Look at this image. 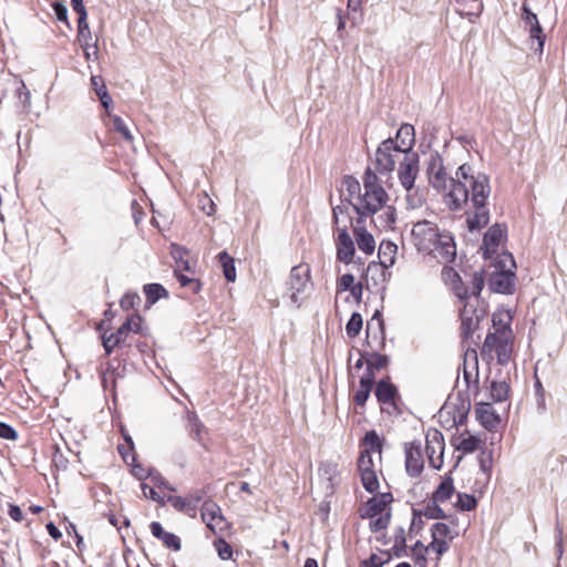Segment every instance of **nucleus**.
I'll return each mask as SVG.
<instances>
[{"instance_id": "680f3d73", "label": "nucleus", "mask_w": 567, "mask_h": 567, "mask_svg": "<svg viewBox=\"0 0 567 567\" xmlns=\"http://www.w3.org/2000/svg\"><path fill=\"white\" fill-rule=\"evenodd\" d=\"M0 437L6 440H16L18 437V433L8 423L0 422Z\"/></svg>"}, {"instance_id": "2eb2a0df", "label": "nucleus", "mask_w": 567, "mask_h": 567, "mask_svg": "<svg viewBox=\"0 0 567 567\" xmlns=\"http://www.w3.org/2000/svg\"><path fill=\"white\" fill-rule=\"evenodd\" d=\"M505 235V229L499 224H494L488 228L483 237L482 249H484V257L491 258L492 254L496 252L497 247L499 246L503 237Z\"/></svg>"}, {"instance_id": "1a4fd4ad", "label": "nucleus", "mask_w": 567, "mask_h": 567, "mask_svg": "<svg viewBox=\"0 0 567 567\" xmlns=\"http://www.w3.org/2000/svg\"><path fill=\"white\" fill-rule=\"evenodd\" d=\"M419 174V154L416 152H406L402 154L399 162L398 176L402 187L411 190L414 187Z\"/></svg>"}, {"instance_id": "8fccbe9b", "label": "nucleus", "mask_w": 567, "mask_h": 567, "mask_svg": "<svg viewBox=\"0 0 567 567\" xmlns=\"http://www.w3.org/2000/svg\"><path fill=\"white\" fill-rule=\"evenodd\" d=\"M431 534H432V538H434V537L437 539H445L447 537H450L451 539L453 538V536H451L450 527L444 523L433 524L432 528H431Z\"/></svg>"}, {"instance_id": "6e6d98bb", "label": "nucleus", "mask_w": 567, "mask_h": 567, "mask_svg": "<svg viewBox=\"0 0 567 567\" xmlns=\"http://www.w3.org/2000/svg\"><path fill=\"white\" fill-rule=\"evenodd\" d=\"M141 488H142V492H143V495L146 497V498H151L152 501L154 502H157L159 503L161 505H164L167 501L162 497L155 489L154 487L147 485L146 483H142L141 484Z\"/></svg>"}, {"instance_id": "0e129e2a", "label": "nucleus", "mask_w": 567, "mask_h": 567, "mask_svg": "<svg viewBox=\"0 0 567 567\" xmlns=\"http://www.w3.org/2000/svg\"><path fill=\"white\" fill-rule=\"evenodd\" d=\"M390 556L386 557V559L382 560L381 557H379L378 555L375 554H372L369 559L364 560L363 561V565L365 567H382L383 565H385L386 563L390 561Z\"/></svg>"}, {"instance_id": "2f4dec72", "label": "nucleus", "mask_w": 567, "mask_h": 567, "mask_svg": "<svg viewBox=\"0 0 567 567\" xmlns=\"http://www.w3.org/2000/svg\"><path fill=\"white\" fill-rule=\"evenodd\" d=\"M509 385L505 381H493L491 383V396L495 402H503L507 399Z\"/></svg>"}, {"instance_id": "052dcab7", "label": "nucleus", "mask_w": 567, "mask_h": 567, "mask_svg": "<svg viewBox=\"0 0 567 567\" xmlns=\"http://www.w3.org/2000/svg\"><path fill=\"white\" fill-rule=\"evenodd\" d=\"M148 476L151 477L152 482L157 486V487H164L168 491H172L174 492L175 488L173 486H171L168 484V482L158 473V472H150L148 473Z\"/></svg>"}, {"instance_id": "58836bf2", "label": "nucleus", "mask_w": 567, "mask_h": 567, "mask_svg": "<svg viewBox=\"0 0 567 567\" xmlns=\"http://www.w3.org/2000/svg\"><path fill=\"white\" fill-rule=\"evenodd\" d=\"M405 542H406L405 540V530L403 527H399L395 530L394 546H393L394 555L396 557H401L405 554V548H406Z\"/></svg>"}, {"instance_id": "9b49d317", "label": "nucleus", "mask_w": 567, "mask_h": 567, "mask_svg": "<svg viewBox=\"0 0 567 567\" xmlns=\"http://www.w3.org/2000/svg\"><path fill=\"white\" fill-rule=\"evenodd\" d=\"M404 452L406 473L411 477H417L424 468L421 443L417 441L406 443Z\"/></svg>"}, {"instance_id": "49530a36", "label": "nucleus", "mask_w": 567, "mask_h": 567, "mask_svg": "<svg viewBox=\"0 0 567 567\" xmlns=\"http://www.w3.org/2000/svg\"><path fill=\"white\" fill-rule=\"evenodd\" d=\"M477 501L473 495L458 493L456 506L462 511H472L476 507Z\"/></svg>"}, {"instance_id": "603ef678", "label": "nucleus", "mask_w": 567, "mask_h": 567, "mask_svg": "<svg viewBox=\"0 0 567 567\" xmlns=\"http://www.w3.org/2000/svg\"><path fill=\"white\" fill-rule=\"evenodd\" d=\"M390 523V513H386L384 515H380L379 517H373L370 520V529L373 533H377L379 530L385 529Z\"/></svg>"}, {"instance_id": "ddd939ff", "label": "nucleus", "mask_w": 567, "mask_h": 567, "mask_svg": "<svg viewBox=\"0 0 567 567\" xmlns=\"http://www.w3.org/2000/svg\"><path fill=\"white\" fill-rule=\"evenodd\" d=\"M355 252L354 244L351 236L348 233V226L346 224L338 228L337 238V258L344 262L350 264Z\"/></svg>"}, {"instance_id": "412c9836", "label": "nucleus", "mask_w": 567, "mask_h": 567, "mask_svg": "<svg viewBox=\"0 0 567 567\" xmlns=\"http://www.w3.org/2000/svg\"><path fill=\"white\" fill-rule=\"evenodd\" d=\"M391 501L392 495L390 493H383L380 496L370 498L365 504V516L373 518L381 515Z\"/></svg>"}, {"instance_id": "ea45409f", "label": "nucleus", "mask_w": 567, "mask_h": 567, "mask_svg": "<svg viewBox=\"0 0 567 567\" xmlns=\"http://www.w3.org/2000/svg\"><path fill=\"white\" fill-rule=\"evenodd\" d=\"M134 318H127L122 326L116 330V332L112 333L115 339V343L123 344L133 328Z\"/></svg>"}, {"instance_id": "4d7b16f0", "label": "nucleus", "mask_w": 567, "mask_h": 567, "mask_svg": "<svg viewBox=\"0 0 567 567\" xmlns=\"http://www.w3.org/2000/svg\"><path fill=\"white\" fill-rule=\"evenodd\" d=\"M427 547H429V550L430 549L434 550L437 554V556L440 557L449 550L450 545L445 539H437L434 537V538H432V542L427 545Z\"/></svg>"}, {"instance_id": "4be33fe9", "label": "nucleus", "mask_w": 567, "mask_h": 567, "mask_svg": "<svg viewBox=\"0 0 567 567\" xmlns=\"http://www.w3.org/2000/svg\"><path fill=\"white\" fill-rule=\"evenodd\" d=\"M396 250V245L391 241H382L380 244L378 257L380 259V265L383 268H389L394 264V256Z\"/></svg>"}, {"instance_id": "9d476101", "label": "nucleus", "mask_w": 567, "mask_h": 567, "mask_svg": "<svg viewBox=\"0 0 567 567\" xmlns=\"http://www.w3.org/2000/svg\"><path fill=\"white\" fill-rule=\"evenodd\" d=\"M444 436L439 430H430L425 440V452L429 464L435 470H440L443 465L444 455Z\"/></svg>"}, {"instance_id": "7ed1b4c3", "label": "nucleus", "mask_w": 567, "mask_h": 567, "mask_svg": "<svg viewBox=\"0 0 567 567\" xmlns=\"http://www.w3.org/2000/svg\"><path fill=\"white\" fill-rule=\"evenodd\" d=\"M412 236L414 244L420 251H433L435 240H441L444 249L445 262L454 261L456 257V245L449 231H440L439 227L429 220H420L413 225Z\"/></svg>"}, {"instance_id": "a211bd4d", "label": "nucleus", "mask_w": 567, "mask_h": 567, "mask_svg": "<svg viewBox=\"0 0 567 567\" xmlns=\"http://www.w3.org/2000/svg\"><path fill=\"white\" fill-rule=\"evenodd\" d=\"M476 417L486 430L495 429L501 420L489 403L481 402L475 409Z\"/></svg>"}, {"instance_id": "b1692460", "label": "nucleus", "mask_w": 567, "mask_h": 567, "mask_svg": "<svg viewBox=\"0 0 567 567\" xmlns=\"http://www.w3.org/2000/svg\"><path fill=\"white\" fill-rule=\"evenodd\" d=\"M454 492L453 478L451 476H446L432 494V498L435 502L444 503L452 497Z\"/></svg>"}, {"instance_id": "864d4df0", "label": "nucleus", "mask_w": 567, "mask_h": 567, "mask_svg": "<svg viewBox=\"0 0 567 567\" xmlns=\"http://www.w3.org/2000/svg\"><path fill=\"white\" fill-rule=\"evenodd\" d=\"M214 534H218V533H224L225 530L229 529V523L228 520L224 517V515L217 517L216 519H214L212 523H208V525H206Z\"/></svg>"}, {"instance_id": "f704fd0d", "label": "nucleus", "mask_w": 567, "mask_h": 567, "mask_svg": "<svg viewBox=\"0 0 567 567\" xmlns=\"http://www.w3.org/2000/svg\"><path fill=\"white\" fill-rule=\"evenodd\" d=\"M362 324H363V319H362L361 315L358 312H353L351 315L349 321L346 324V331H347L348 337H350V338L357 337L362 329Z\"/></svg>"}, {"instance_id": "473e14b6", "label": "nucleus", "mask_w": 567, "mask_h": 567, "mask_svg": "<svg viewBox=\"0 0 567 567\" xmlns=\"http://www.w3.org/2000/svg\"><path fill=\"white\" fill-rule=\"evenodd\" d=\"M423 516L430 519H445L447 518L445 512L439 506V502L433 498L421 511Z\"/></svg>"}, {"instance_id": "e2e57ef3", "label": "nucleus", "mask_w": 567, "mask_h": 567, "mask_svg": "<svg viewBox=\"0 0 567 567\" xmlns=\"http://www.w3.org/2000/svg\"><path fill=\"white\" fill-rule=\"evenodd\" d=\"M332 214H333V224L336 226H339V216L344 215L347 220L351 219L349 216V207L347 205H338V206L333 207Z\"/></svg>"}, {"instance_id": "e433bc0d", "label": "nucleus", "mask_w": 567, "mask_h": 567, "mask_svg": "<svg viewBox=\"0 0 567 567\" xmlns=\"http://www.w3.org/2000/svg\"><path fill=\"white\" fill-rule=\"evenodd\" d=\"M481 440L477 436L470 435L468 437H464L456 444V450L463 453H473L480 446Z\"/></svg>"}, {"instance_id": "f03ea898", "label": "nucleus", "mask_w": 567, "mask_h": 567, "mask_svg": "<svg viewBox=\"0 0 567 567\" xmlns=\"http://www.w3.org/2000/svg\"><path fill=\"white\" fill-rule=\"evenodd\" d=\"M364 193L361 194V185L357 178L346 175L342 179L349 198H357L352 205L355 213L361 217H369L377 214L388 202L389 195L383 188L382 181L370 166L365 168L362 177Z\"/></svg>"}, {"instance_id": "09e8293b", "label": "nucleus", "mask_w": 567, "mask_h": 567, "mask_svg": "<svg viewBox=\"0 0 567 567\" xmlns=\"http://www.w3.org/2000/svg\"><path fill=\"white\" fill-rule=\"evenodd\" d=\"M358 468L360 473L370 472L374 470V463L370 451H361L358 460Z\"/></svg>"}, {"instance_id": "dca6fc26", "label": "nucleus", "mask_w": 567, "mask_h": 567, "mask_svg": "<svg viewBox=\"0 0 567 567\" xmlns=\"http://www.w3.org/2000/svg\"><path fill=\"white\" fill-rule=\"evenodd\" d=\"M375 398L381 405H390L395 408V400L398 398V389L389 380L382 379L375 385Z\"/></svg>"}, {"instance_id": "774afa93", "label": "nucleus", "mask_w": 567, "mask_h": 567, "mask_svg": "<svg viewBox=\"0 0 567 567\" xmlns=\"http://www.w3.org/2000/svg\"><path fill=\"white\" fill-rule=\"evenodd\" d=\"M353 285H354V276L353 275L344 274L340 277L339 286H340L341 290H343V291L349 290L350 288H352Z\"/></svg>"}, {"instance_id": "6e6552de", "label": "nucleus", "mask_w": 567, "mask_h": 567, "mask_svg": "<svg viewBox=\"0 0 567 567\" xmlns=\"http://www.w3.org/2000/svg\"><path fill=\"white\" fill-rule=\"evenodd\" d=\"M520 19L524 23V29L529 34L532 48L534 49L535 52L542 54L544 51L546 35L543 31V28L538 21L537 16L530 10V8L526 3L522 6Z\"/></svg>"}, {"instance_id": "37998d69", "label": "nucleus", "mask_w": 567, "mask_h": 567, "mask_svg": "<svg viewBox=\"0 0 567 567\" xmlns=\"http://www.w3.org/2000/svg\"><path fill=\"white\" fill-rule=\"evenodd\" d=\"M141 297L137 292H127L120 300V306L123 310H130L141 305Z\"/></svg>"}, {"instance_id": "72a5a7b5", "label": "nucleus", "mask_w": 567, "mask_h": 567, "mask_svg": "<svg viewBox=\"0 0 567 567\" xmlns=\"http://www.w3.org/2000/svg\"><path fill=\"white\" fill-rule=\"evenodd\" d=\"M365 364L374 370H381L388 367L389 358L378 352H367Z\"/></svg>"}, {"instance_id": "a19ab883", "label": "nucleus", "mask_w": 567, "mask_h": 567, "mask_svg": "<svg viewBox=\"0 0 567 567\" xmlns=\"http://www.w3.org/2000/svg\"><path fill=\"white\" fill-rule=\"evenodd\" d=\"M78 38L81 44H86V47L92 44V34L89 28L87 18L84 19L83 24L81 22V18H78Z\"/></svg>"}, {"instance_id": "c9c22d12", "label": "nucleus", "mask_w": 567, "mask_h": 567, "mask_svg": "<svg viewBox=\"0 0 567 567\" xmlns=\"http://www.w3.org/2000/svg\"><path fill=\"white\" fill-rule=\"evenodd\" d=\"M214 547L221 560H228L233 557V547L223 537H219L214 542Z\"/></svg>"}, {"instance_id": "5701e85b", "label": "nucleus", "mask_w": 567, "mask_h": 567, "mask_svg": "<svg viewBox=\"0 0 567 567\" xmlns=\"http://www.w3.org/2000/svg\"><path fill=\"white\" fill-rule=\"evenodd\" d=\"M187 430L189 436L196 440L198 443L203 444V433L205 432L204 424L199 421L197 414L192 411H187Z\"/></svg>"}, {"instance_id": "39448f33", "label": "nucleus", "mask_w": 567, "mask_h": 567, "mask_svg": "<svg viewBox=\"0 0 567 567\" xmlns=\"http://www.w3.org/2000/svg\"><path fill=\"white\" fill-rule=\"evenodd\" d=\"M310 268L308 265L292 267L287 282L288 297L296 307H300L309 287Z\"/></svg>"}, {"instance_id": "6ab92c4d", "label": "nucleus", "mask_w": 567, "mask_h": 567, "mask_svg": "<svg viewBox=\"0 0 567 567\" xmlns=\"http://www.w3.org/2000/svg\"><path fill=\"white\" fill-rule=\"evenodd\" d=\"M395 146L402 154L413 152L412 147L415 143L414 127L411 124H402L395 135Z\"/></svg>"}, {"instance_id": "bb28decb", "label": "nucleus", "mask_w": 567, "mask_h": 567, "mask_svg": "<svg viewBox=\"0 0 567 567\" xmlns=\"http://www.w3.org/2000/svg\"><path fill=\"white\" fill-rule=\"evenodd\" d=\"M146 296V302L154 305L161 298L168 297L167 290L161 284H147L143 288Z\"/></svg>"}, {"instance_id": "4c0bfd02", "label": "nucleus", "mask_w": 567, "mask_h": 567, "mask_svg": "<svg viewBox=\"0 0 567 567\" xmlns=\"http://www.w3.org/2000/svg\"><path fill=\"white\" fill-rule=\"evenodd\" d=\"M360 475L362 485L367 492L374 493L379 488V480L377 476V472L374 470L370 472L360 473Z\"/></svg>"}, {"instance_id": "423d86ee", "label": "nucleus", "mask_w": 567, "mask_h": 567, "mask_svg": "<svg viewBox=\"0 0 567 567\" xmlns=\"http://www.w3.org/2000/svg\"><path fill=\"white\" fill-rule=\"evenodd\" d=\"M402 155L391 137L384 140L375 151L373 165L375 174L389 176L395 167L396 158Z\"/></svg>"}, {"instance_id": "c85d7f7f", "label": "nucleus", "mask_w": 567, "mask_h": 567, "mask_svg": "<svg viewBox=\"0 0 567 567\" xmlns=\"http://www.w3.org/2000/svg\"><path fill=\"white\" fill-rule=\"evenodd\" d=\"M221 515V508L214 501H205L203 503L200 516L206 525Z\"/></svg>"}, {"instance_id": "4468645a", "label": "nucleus", "mask_w": 567, "mask_h": 567, "mask_svg": "<svg viewBox=\"0 0 567 567\" xmlns=\"http://www.w3.org/2000/svg\"><path fill=\"white\" fill-rule=\"evenodd\" d=\"M367 217L359 216L353 227V234L357 240V245L361 251L367 255H371L375 249V241L373 236L365 229L364 219Z\"/></svg>"}, {"instance_id": "79ce46f5", "label": "nucleus", "mask_w": 567, "mask_h": 567, "mask_svg": "<svg viewBox=\"0 0 567 567\" xmlns=\"http://www.w3.org/2000/svg\"><path fill=\"white\" fill-rule=\"evenodd\" d=\"M429 551V547L424 546L421 540H417L412 547V556L416 564H420L422 567H426V554Z\"/></svg>"}, {"instance_id": "5fc2aeb1", "label": "nucleus", "mask_w": 567, "mask_h": 567, "mask_svg": "<svg viewBox=\"0 0 567 567\" xmlns=\"http://www.w3.org/2000/svg\"><path fill=\"white\" fill-rule=\"evenodd\" d=\"M373 386L367 385V384H360L358 391L354 394V402L357 405H364L370 396V392Z\"/></svg>"}, {"instance_id": "393cba45", "label": "nucleus", "mask_w": 567, "mask_h": 567, "mask_svg": "<svg viewBox=\"0 0 567 567\" xmlns=\"http://www.w3.org/2000/svg\"><path fill=\"white\" fill-rule=\"evenodd\" d=\"M478 321V317L471 316L466 307L463 309L461 312V333L464 339L472 337L477 329Z\"/></svg>"}, {"instance_id": "0eeeda50", "label": "nucleus", "mask_w": 567, "mask_h": 567, "mask_svg": "<svg viewBox=\"0 0 567 567\" xmlns=\"http://www.w3.org/2000/svg\"><path fill=\"white\" fill-rule=\"evenodd\" d=\"M426 174L430 185L442 193L443 195L449 192L450 177L443 164L442 156L435 152L432 153L427 161Z\"/></svg>"}, {"instance_id": "bf43d9fd", "label": "nucleus", "mask_w": 567, "mask_h": 567, "mask_svg": "<svg viewBox=\"0 0 567 567\" xmlns=\"http://www.w3.org/2000/svg\"><path fill=\"white\" fill-rule=\"evenodd\" d=\"M422 516H423V514L421 513V511L413 509V517H412V522H411V526H410V533L417 534L423 528L424 522L422 519Z\"/></svg>"}, {"instance_id": "c03bdc74", "label": "nucleus", "mask_w": 567, "mask_h": 567, "mask_svg": "<svg viewBox=\"0 0 567 567\" xmlns=\"http://www.w3.org/2000/svg\"><path fill=\"white\" fill-rule=\"evenodd\" d=\"M112 121L114 131L120 133L126 142H133V135L125 122L118 115H114Z\"/></svg>"}, {"instance_id": "69168bd1", "label": "nucleus", "mask_w": 567, "mask_h": 567, "mask_svg": "<svg viewBox=\"0 0 567 567\" xmlns=\"http://www.w3.org/2000/svg\"><path fill=\"white\" fill-rule=\"evenodd\" d=\"M72 9L78 13V18H81L82 24L84 23V19L87 18L86 9L83 4V0H71Z\"/></svg>"}, {"instance_id": "a18cd8bd", "label": "nucleus", "mask_w": 567, "mask_h": 567, "mask_svg": "<svg viewBox=\"0 0 567 567\" xmlns=\"http://www.w3.org/2000/svg\"><path fill=\"white\" fill-rule=\"evenodd\" d=\"M470 409H471V403H470L468 398L461 399V404L458 406H456L455 412H454V422L458 423V424L464 423L467 417V414L470 412Z\"/></svg>"}, {"instance_id": "f3484780", "label": "nucleus", "mask_w": 567, "mask_h": 567, "mask_svg": "<svg viewBox=\"0 0 567 567\" xmlns=\"http://www.w3.org/2000/svg\"><path fill=\"white\" fill-rule=\"evenodd\" d=\"M152 535L162 540V543L169 549L178 551L182 547L181 539L177 535L166 532L162 524L158 522H152L150 525Z\"/></svg>"}, {"instance_id": "c756f323", "label": "nucleus", "mask_w": 567, "mask_h": 567, "mask_svg": "<svg viewBox=\"0 0 567 567\" xmlns=\"http://www.w3.org/2000/svg\"><path fill=\"white\" fill-rule=\"evenodd\" d=\"M218 259L221 264L225 278L228 281L234 282L236 280V268L234 258L230 257L227 251H221L218 254Z\"/></svg>"}, {"instance_id": "13d9d810", "label": "nucleus", "mask_w": 567, "mask_h": 567, "mask_svg": "<svg viewBox=\"0 0 567 567\" xmlns=\"http://www.w3.org/2000/svg\"><path fill=\"white\" fill-rule=\"evenodd\" d=\"M52 8L54 10V13L56 16V19L59 21L65 22L68 27H70L69 20H68V8L63 2H54L52 4Z\"/></svg>"}, {"instance_id": "3c124183", "label": "nucleus", "mask_w": 567, "mask_h": 567, "mask_svg": "<svg viewBox=\"0 0 567 567\" xmlns=\"http://www.w3.org/2000/svg\"><path fill=\"white\" fill-rule=\"evenodd\" d=\"M480 468L484 473H489L493 465V453L489 450H482L478 455Z\"/></svg>"}, {"instance_id": "de8ad7c7", "label": "nucleus", "mask_w": 567, "mask_h": 567, "mask_svg": "<svg viewBox=\"0 0 567 567\" xmlns=\"http://www.w3.org/2000/svg\"><path fill=\"white\" fill-rule=\"evenodd\" d=\"M494 351L497 355V362L501 365L507 364L511 358V347L508 344V339L502 340L499 346Z\"/></svg>"}, {"instance_id": "aec40b11", "label": "nucleus", "mask_w": 567, "mask_h": 567, "mask_svg": "<svg viewBox=\"0 0 567 567\" xmlns=\"http://www.w3.org/2000/svg\"><path fill=\"white\" fill-rule=\"evenodd\" d=\"M485 277L483 271L474 272L471 286L457 289V297L462 300L467 299L471 296L478 297L484 288Z\"/></svg>"}, {"instance_id": "7c9ffc66", "label": "nucleus", "mask_w": 567, "mask_h": 567, "mask_svg": "<svg viewBox=\"0 0 567 567\" xmlns=\"http://www.w3.org/2000/svg\"><path fill=\"white\" fill-rule=\"evenodd\" d=\"M186 250L177 245L172 246V256L175 260L176 268L178 271H190L189 261L185 259Z\"/></svg>"}, {"instance_id": "f8f14e48", "label": "nucleus", "mask_w": 567, "mask_h": 567, "mask_svg": "<svg viewBox=\"0 0 567 567\" xmlns=\"http://www.w3.org/2000/svg\"><path fill=\"white\" fill-rule=\"evenodd\" d=\"M493 324L494 327H497L496 331L487 333L482 347V355H492V353L499 346L502 340L509 339V324H503L502 320L497 322L495 316L493 317Z\"/></svg>"}, {"instance_id": "cd10ccee", "label": "nucleus", "mask_w": 567, "mask_h": 567, "mask_svg": "<svg viewBox=\"0 0 567 567\" xmlns=\"http://www.w3.org/2000/svg\"><path fill=\"white\" fill-rule=\"evenodd\" d=\"M362 444L364 445L363 451H370V454L372 453H379L382 452L383 442L379 434L374 431H368L365 435L363 436Z\"/></svg>"}, {"instance_id": "338daca9", "label": "nucleus", "mask_w": 567, "mask_h": 567, "mask_svg": "<svg viewBox=\"0 0 567 567\" xmlns=\"http://www.w3.org/2000/svg\"><path fill=\"white\" fill-rule=\"evenodd\" d=\"M374 383H375L374 369L369 368V365H367L365 372L360 378V384H367V385L373 386Z\"/></svg>"}, {"instance_id": "a878e982", "label": "nucleus", "mask_w": 567, "mask_h": 567, "mask_svg": "<svg viewBox=\"0 0 567 567\" xmlns=\"http://www.w3.org/2000/svg\"><path fill=\"white\" fill-rule=\"evenodd\" d=\"M167 503H169L176 511L184 513L190 517H195L197 511L189 502L188 497H182V496H174L169 495L166 498Z\"/></svg>"}, {"instance_id": "20e7f679", "label": "nucleus", "mask_w": 567, "mask_h": 567, "mask_svg": "<svg viewBox=\"0 0 567 567\" xmlns=\"http://www.w3.org/2000/svg\"><path fill=\"white\" fill-rule=\"evenodd\" d=\"M495 270L488 278L489 290L496 293L511 295L514 292L516 275L514 269L516 264L509 252H503L497 256Z\"/></svg>"}, {"instance_id": "f257e3e1", "label": "nucleus", "mask_w": 567, "mask_h": 567, "mask_svg": "<svg viewBox=\"0 0 567 567\" xmlns=\"http://www.w3.org/2000/svg\"><path fill=\"white\" fill-rule=\"evenodd\" d=\"M491 195L489 178L484 173L474 174L472 166L461 165L455 177L450 179V188L443 196V202L452 212L466 210L467 227L471 231L484 228L489 223V209L486 202Z\"/></svg>"}]
</instances>
